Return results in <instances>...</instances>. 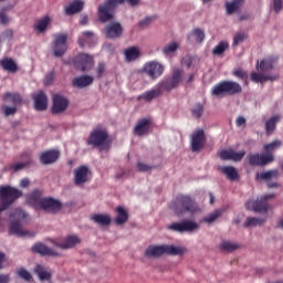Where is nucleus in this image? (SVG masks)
Wrapping results in <instances>:
<instances>
[{
  "label": "nucleus",
  "instance_id": "7c9ffc66",
  "mask_svg": "<svg viewBox=\"0 0 283 283\" xmlns=\"http://www.w3.org/2000/svg\"><path fill=\"white\" fill-rule=\"evenodd\" d=\"M0 66L2 71L14 74L18 71V64L10 57L0 60Z\"/></svg>",
  "mask_w": 283,
  "mask_h": 283
},
{
  "label": "nucleus",
  "instance_id": "09e8293b",
  "mask_svg": "<svg viewBox=\"0 0 283 283\" xmlns=\"http://www.w3.org/2000/svg\"><path fill=\"white\" fill-rule=\"evenodd\" d=\"M281 146H282V140L276 139L271 144L264 145L263 148L268 153V155L269 154L271 155V153L275 151L276 149H280Z\"/></svg>",
  "mask_w": 283,
  "mask_h": 283
},
{
  "label": "nucleus",
  "instance_id": "1a4fd4ad",
  "mask_svg": "<svg viewBox=\"0 0 283 283\" xmlns=\"http://www.w3.org/2000/svg\"><path fill=\"white\" fill-rule=\"evenodd\" d=\"M167 229L177 233H193L200 229V224L191 219H185L167 226Z\"/></svg>",
  "mask_w": 283,
  "mask_h": 283
},
{
  "label": "nucleus",
  "instance_id": "680f3d73",
  "mask_svg": "<svg viewBox=\"0 0 283 283\" xmlns=\"http://www.w3.org/2000/svg\"><path fill=\"white\" fill-rule=\"evenodd\" d=\"M182 65L187 66V67H190L191 64L193 63V57L192 56H189V55H186L182 61H181Z\"/></svg>",
  "mask_w": 283,
  "mask_h": 283
},
{
  "label": "nucleus",
  "instance_id": "c03bdc74",
  "mask_svg": "<svg viewBox=\"0 0 283 283\" xmlns=\"http://www.w3.org/2000/svg\"><path fill=\"white\" fill-rule=\"evenodd\" d=\"M94 40V33L92 31H85L82 33V36L78 39V44L81 48L91 44Z\"/></svg>",
  "mask_w": 283,
  "mask_h": 283
},
{
  "label": "nucleus",
  "instance_id": "774afa93",
  "mask_svg": "<svg viewBox=\"0 0 283 283\" xmlns=\"http://www.w3.org/2000/svg\"><path fill=\"white\" fill-rule=\"evenodd\" d=\"M30 185V180L28 178H23L20 182L21 188H27Z\"/></svg>",
  "mask_w": 283,
  "mask_h": 283
},
{
  "label": "nucleus",
  "instance_id": "a878e982",
  "mask_svg": "<svg viewBox=\"0 0 283 283\" xmlns=\"http://www.w3.org/2000/svg\"><path fill=\"white\" fill-rule=\"evenodd\" d=\"M34 105L38 112H44L48 109V96L43 91H39L34 94Z\"/></svg>",
  "mask_w": 283,
  "mask_h": 283
},
{
  "label": "nucleus",
  "instance_id": "5701e85b",
  "mask_svg": "<svg viewBox=\"0 0 283 283\" xmlns=\"http://www.w3.org/2000/svg\"><path fill=\"white\" fill-rule=\"evenodd\" d=\"M163 84H156L151 90L144 92L142 95L137 96V99H144L145 102H151L156 97L163 94Z\"/></svg>",
  "mask_w": 283,
  "mask_h": 283
},
{
  "label": "nucleus",
  "instance_id": "79ce46f5",
  "mask_svg": "<svg viewBox=\"0 0 283 283\" xmlns=\"http://www.w3.org/2000/svg\"><path fill=\"white\" fill-rule=\"evenodd\" d=\"M140 51L138 46H130L125 50L126 61L133 62L139 57Z\"/></svg>",
  "mask_w": 283,
  "mask_h": 283
},
{
  "label": "nucleus",
  "instance_id": "f257e3e1",
  "mask_svg": "<svg viewBox=\"0 0 283 283\" xmlns=\"http://www.w3.org/2000/svg\"><path fill=\"white\" fill-rule=\"evenodd\" d=\"M170 209L176 217H182L187 213L193 216L201 211L196 200L187 195H178L176 200L171 202Z\"/></svg>",
  "mask_w": 283,
  "mask_h": 283
},
{
  "label": "nucleus",
  "instance_id": "ea45409f",
  "mask_svg": "<svg viewBox=\"0 0 283 283\" xmlns=\"http://www.w3.org/2000/svg\"><path fill=\"white\" fill-rule=\"evenodd\" d=\"M275 60L274 59H264L261 62L258 61L256 70H260L262 73H265L273 69Z\"/></svg>",
  "mask_w": 283,
  "mask_h": 283
},
{
  "label": "nucleus",
  "instance_id": "f03ea898",
  "mask_svg": "<svg viewBox=\"0 0 283 283\" xmlns=\"http://www.w3.org/2000/svg\"><path fill=\"white\" fill-rule=\"evenodd\" d=\"M126 1L130 7H137L140 0H107L98 6V20L102 23L109 22L115 18V9Z\"/></svg>",
  "mask_w": 283,
  "mask_h": 283
},
{
  "label": "nucleus",
  "instance_id": "4be33fe9",
  "mask_svg": "<svg viewBox=\"0 0 283 283\" xmlns=\"http://www.w3.org/2000/svg\"><path fill=\"white\" fill-rule=\"evenodd\" d=\"M245 156V150L235 151L233 149H223L219 153V157L223 160L241 161Z\"/></svg>",
  "mask_w": 283,
  "mask_h": 283
},
{
  "label": "nucleus",
  "instance_id": "4d7b16f0",
  "mask_svg": "<svg viewBox=\"0 0 283 283\" xmlns=\"http://www.w3.org/2000/svg\"><path fill=\"white\" fill-rule=\"evenodd\" d=\"M192 34L198 43H201L205 40V32L201 29L193 30Z\"/></svg>",
  "mask_w": 283,
  "mask_h": 283
},
{
  "label": "nucleus",
  "instance_id": "f8f14e48",
  "mask_svg": "<svg viewBox=\"0 0 283 283\" xmlns=\"http://www.w3.org/2000/svg\"><path fill=\"white\" fill-rule=\"evenodd\" d=\"M206 144L205 130L198 128L190 135V147L192 153H199L203 149Z\"/></svg>",
  "mask_w": 283,
  "mask_h": 283
},
{
  "label": "nucleus",
  "instance_id": "338daca9",
  "mask_svg": "<svg viewBox=\"0 0 283 283\" xmlns=\"http://www.w3.org/2000/svg\"><path fill=\"white\" fill-rule=\"evenodd\" d=\"M10 275L9 274H0V283H9Z\"/></svg>",
  "mask_w": 283,
  "mask_h": 283
},
{
  "label": "nucleus",
  "instance_id": "473e14b6",
  "mask_svg": "<svg viewBox=\"0 0 283 283\" xmlns=\"http://www.w3.org/2000/svg\"><path fill=\"white\" fill-rule=\"evenodd\" d=\"M91 220L99 224L101 227H107L112 222V217L109 214L97 213V214L91 216Z\"/></svg>",
  "mask_w": 283,
  "mask_h": 283
},
{
  "label": "nucleus",
  "instance_id": "a211bd4d",
  "mask_svg": "<svg viewBox=\"0 0 283 283\" xmlns=\"http://www.w3.org/2000/svg\"><path fill=\"white\" fill-rule=\"evenodd\" d=\"M144 72L151 80H156L164 73V66L157 62H150L145 64Z\"/></svg>",
  "mask_w": 283,
  "mask_h": 283
},
{
  "label": "nucleus",
  "instance_id": "e433bc0d",
  "mask_svg": "<svg viewBox=\"0 0 283 283\" xmlns=\"http://www.w3.org/2000/svg\"><path fill=\"white\" fill-rule=\"evenodd\" d=\"M219 170L230 180H235L239 178V172L235 168H233V166H221Z\"/></svg>",
  "mask_w": 283,
  "mask_h": 283
},
{
  "label": "nucleus",
  "instance_id": "c9c22d12",
  "mask_svg": "<svg viewBox=\"0 0 283 283\" xmlns=\"http://www.w3.org/2000/svg\"><path fill=\"white\" fill-rule=\"evenodd\" d=\"M223 213H224L223 209H216L212 212H210L209 214H207L203 219H201V222L211 224V223L216 222L217 220H219V218H221Z\"/></svg>",
  "mask_w": 283,
  "mask_h": 283
},
{
  "label": "nucleus",
  "instance_id": "3c124183",
  "mask_svg": "<svg viewBox=\"0 0 283 283\" xmlns=\"http://www.w3.org/2000/svg\"><path fill=\"white\" fill-rule=\"evenodd\" d=\"M263 222H264V220H262V219H258V218H254V217H249V218H247L243 226H245V228H250V227H255L258 224H262Z\"/></svg>",
  "mask_w": 283,
  "mask_h": 283
},
{
  "label": "nucleus",
  "instance_id": "a18cd8bd",
  "mask_svg": "<svg viewBox=\"0 0 283 283\" xmlns=\"http://www.w3.org/2000/svg\"><path fill=\"white\" fill-rule=\"evenodd\" d=\"M35 273L39 277V280H41L43 282V280H51V273L45 270V268L43 265H36L35 266Z\"/></svg>",
  "mask_w": 283,
  "mask_h": 283
},
{
  "label": "nucleus",
  "instance_id": "2eb2a0df",
  "mask_svg": "<svg viewBox=\"0 0 283 283\" xmlns=\"http://www.w3.org/2000/svg\"><path fill=\"white\" fill-rule=\"evenodd\" d=\"M184 76V71L180 69H175L172 72V76L170 80L159 83L158 85H163L164 91H172L178 87L181 77Z\"/></svg>",
  "mask_w": 283,
  "mask_h": 283
},
{
  "label": "nucleus",
  "instance_id": "69168bd1",
  "mask_svg": "<svg viewBox=\"0 0 283 283\" xmlns=\"http://www.w3.org/2000/svg\"><path fill=\"white\" fill-rule=\"evenodd\" d=\"M104 71H105V64H104V63H99L98 66L96 67L97 76H98V77H102Z\"/></svg>",
  "mask_w": 283,
  "mask_h": 283
},
{
  "label": "nucleus",
  "instance_id": "2f4dec72",
  "mask_svg": "<svg viewBox=\"0 0 283 283\" xmlns=\"http://www.w3.org/2000/svg\"><path fill=\"white\" fill-rule=\"evenodd\" d=\"M51 22L52 19L50 17H43L36 21L34 30L36 31V33L43 34L48 30V27L51 24Z\"/></svg>",
  "mask_w": 283,
  "mask_h": 283
},
{
  "label": "nucleus",
  "instance_id": "393cba45",
  "mask_svg": "<svg viewBox=\"0 0 283 283\" xmlns=\"http://www.w3.org/2000/svg\"><path fill=\"white\" fill-rule=\"evenodd\" d=\"M43 192L39 189H34L31 193H29V197H27V203L31 205L34 208H41V205L45 200V198L42 197Z\"/></svg>",
  "mask_w": 283,
  "mask_h": 283
},
{
  "label": "nucleus",
  "instance_id": "e2e57ef3",
  "mask_svg": "<svg viewBox=\"0 0 283 283\" xmlns=\"http://www.w3.org/2000/svg\"><path fill=\"white\" fill-rule=\"evenodd\" d=\"M151 23H153V18H145L143 21H140L139 27L142 29H146Z\"/></svg>",
  "mask_w": 283,
  "mask_h": 283
},
{
  "label": "nucleus",
  "instance_id": "6e6552de",
  "mask_svg": "<svg viewBox=\"0 0 283 283\" xmlns=\"http://www.w3.org/2000/svg\"><path fill=\"white\" fill-rule=\"evenodd\" d=\"M242 92V87L235 82H221L212 87V96H234Z\"/></svg>",
  "mask_w": 283,
  "mask_h": 283
},
{
  "label": "nucleus",
  "instance_id": "9b49d317",
  "mask_svg": "<svg viewBox=\"0 0 283 283\" xmlns=\"http://www.w3.org/2000/svg\"><path fill=\"white\" fill-rule=\"evenodd\" d=\"M67 34L65 33L54 34V40L51 46V53H53L54 56L61 57L67 52Z\"/></svg>",
  "mask_w": 283,
  "mask_h": 283
},
{
  "label": "nucleus",
  "instance_id": "423d86ee",
  "mask_svg": "<svg viewBox=\"0 0 283 283\" xmlns=\"http://www.w3.org/2000/svg\"><path fill=\"white\" fill-rule=\"evenodd\" d=\"M108 133L104 128L96 127L90 133L87 138V144L93 147H98L101 150H108L109 146L107 144Z\"/></svg>",
  "mask_w": 283,
  "mask_h": 283
},
{
  "label": "nucleus",
  "instance_id": "de8ad7c7",
  "mask_svg": "<svg viewBox=\"0 0 283 283\" xmlns=\"http://www.w3.org/2000/svg\"><path fill=\"white\" fill-rule=\"evenodd\" d=\"M228 49V42L221 41L212 49V54H214V56H220V54H223Z\"/></svg>",
  "mask_w": 283,
  "mask_h": 283
},
{
  "label": "nucleus",
  "instance_id": "dca6fc26",
  "mask_svg": "<svg viewBox=\"0 0 283 283\" xmlns=\"http://www.w3.org/2000/svg\"><path fill=\"white\" fill-rule=\"evenodd\" d=\"M123 34V27L119 22H111L104 28V36L106 39H117Z\"/></svg>",
  "mask_w": 283,
  "mask_h": 283
},
{
  "label": "nucleus",
  "instance_id": "6e6d98bb",
  "mask_svg": "<svg viewBox=\"0 0 283 283\" xmlns=\"http://www.w3.org/2000/svg\"><path fill=\"white\" fill-rule=\"evenodd\" d=\"M0 23H2V24H9L10 23V18L7 14V8H2L0 10Z\"/></svg>",
  "mask_w": 283,
  "mask_h": 283
},
{
  "label": "nucleus",
  "instance_id": "c85d7f7f",
  "mask_svg": "<svg viewBox=\"0 0 283 283\" xmlns=\"http://www.w3.org/2000/svg\"><path fill=\"white\" fill-rule=\"evenodd\" d=\"M94 82V77L91 76V75H81V76H77L73 80V86L75 88H86L88 87L90 85H92Z\"/></svg>",
  "mask_w": 283,
  "mask_h": 283
},
{
  "label": "nucleus",
  "instance_id": "58836bf2",
  "mask_svg": "<svg viewBox=\"0 0 283 283\" xmlns=\"http://www.w3.org/2000/svg\"><path fill=\"white\" fill-rule=\"evenodd\" d=\"M281 176L280 170L272 169L268 171H263L260 175H258V178H261L264 181H271L273 179H279Z\"/></svg>",
  "mask_w": 283,
  "mask_h": 283
},
{
  "label": "nucleus",
  "instance_id": "0e129e2a",
  "mask_svg": "<svg viewBox=\"0 0 283 283\" xmlns=\"http://www.w3.org/2000/svg\"><path fill=\"white\" fill-rule=\"evenodd\" d=\"M247 119L243 116H239L235 119L237 127H245Z\"/></svg>",
  "mask_w": 283,
  "mask_h": 283
},
{
  "label": "nucleus",
  "instance_id": "c756f323",
  "mask_svg": "<svg viewBox=\"0 0 283 283\" xmlns=\"http://www.w3.org/2000/svg\"><path fill=\"white\" fill-rule=\"evenodd\" d=\"M250 77H251V80L254 82V83H261V84H264L265 82H268V81H276L279 77H280V75H277V74H272V75H264V74H262V73H255V72H253V73H251L250 74Z\"/></svg>",
  "mask_w": 283,
  "mask_h": 283
},
{
  "label": "nucleus",
  "instance_id": "72a5a7b5",
  "mask_svg": "<svg viewBox=\"0 0 283 283\" xmlns=\"http://www.w3.org/2000/svg\"><path fill=\"white\" fill-rule=\"evenodd\" d=\"M82 10H83V2L80 0L70 2L69 6H65V14L67 15L77 14Z\"/></svg>",
  "mask_w": 283,
  "mask_h": 283
},
{
  "label": "nucleus",
  "instance_id": "cd10ccee",
  "mask_svg": "<svg viewBox=\"0 0 283 283\" xmlns=\"http://www.w3.org/2000/svg\"><path fill=\"white\" fill-rule=\"evenodd\" d=\"M151 127V120L149 118H143L137 122V126L134 127V134L137 136H145L149 134V128Z\"/></svg>",
  "mask_w": 283,
  "mask_h": 283
},
{
  "label": "nucleus",
  "instance_id": "8fccbe9b",
  "mask_svg": "<svg viewBox=\"0 0 283 283\" xmlns=\"http://www.w3.org/2000/svg\"><path fill=\"white\" fill-rule=\"evenodd\" d=\"M32 164V159L29 158V160H27L25 163H17L11 165V169L17 172V171H21L24 168L29 167Z\"/></svg>",
  "mask_w": 283,
  "mask_h": 283
},
{
  "label": "nucleus",
  "instance_id": "f704fd0d",
  "mask_svg": "<svg viewBox=\"0 0 283 283\" xmlns=\"http://www.w3.org/2000/svg\"><path fill=\"white\" fill-rule=\"evenodd\" d=\"M179 43L178 42H169L166 44L163 49V53L165 54L166 57H172L176 56L177 51L179 50Z\"/></svg>",
  "mask_w": 283,
  "mask_h": 283
},
{
  "label": "nucleus",
  "instance_id": "9d476101",
  "mask_svg": "<svg viewBox=\"0 0 283 283\" xmlns=\"http://www.w3.org/2000/svg\"><path fill=\"white\" fill-rule=\"evenodd\" d=\"M273 198H275V195L271 193L262 196L260 200H249L245 208L254 212L266 213L270 209L268 201L273 200Z\"/></svg>",
  "mask_w": 283,
  "mask_h": 283
},
{
  "label": "nucleus",
  "instance_id": "0eeeda50",
  "mask_svg": "<svg viewBox=\"0 0 283 283\" xmlns=\"http://www.w3.org/2000/svg\"><path fill=\"white\" fill-rule=\"evenodd\" d=\"M3 105L1 106V111L4 116H13L17 113V105L22 104V97L18 93L7 92L2 95Z\"/></svg>",
  "mask_w": 283,
  "mask_h": 283
},
{
  "label": "nucleus",
  "instance_id": "a19ab883",
  "mask_svg": "<svg viewBox=\"0 0 283 283\" xmlns=\"http://www.w3.org/2000/svg\"><path fill=\"white\" fill-rule=\"evenodd\" d=\"M280 120L281 117L275 115L265 122V133H268V135H272L276 128V124H279Z\"/></svg>",
  "mask_w": 283,
  "mask_h": 283
},
{
  "label": "nucleus",
  "instance_id": "5fc2aeb1",
  "mask_svg": "<svg viewBox=\"0 0 283 283\" xmlns=\"http://www.w3.org/2000/svg\"><path fill=\"white\" fill-rule=\"evenodd\" d=\"M272 8L275 14H280L283 10V0H273Z\"/></svg>",
  "mask_w": 283,
  "mask_h": 283
},
{
  "label": "nucleus",
  "instance_id": "37998d69",
  "mask_svg": "<svg viewBox=\"0 0 283 283\" xmlns=\"http://www.w3.org/2000/svg\"><path fill=\"white\" fill-rule=\"evenodd\" d=\"M115 212H117V217L115 218V222L118 226L124 224L128 220V214H127L126 209H124L122 207H118V208H115Z\"/></svg>",
  "mask_w": 283,
  "mask_h": 283
},
{
  "label": "nucleus",
  "instance_id": "39448f33",
  "mask_svg": "<svg viewBox=\"0 0 283 283\" xmlns=\"http://www.w3.org/2000/svg\"><path fill=\"white\" fill-rule=\"evenodd\" d=\"M23 192L17 188H11L9 186L0 187V213H2L6 209H8L18 198H21Z\"/></svg>",
  "mask_w": 283,
  "mask_h": 283
},
{
  "label": "nucleus",
  "instance_id": "aec40b11",
  "mask_svg": "<svg viewBox=\"0 0 283 283\" xmlns=\"http://www.w3.org/2000/svg\"><path fill=\"white\" fill-rule=\"evenodd\" d=\"M61 202L53 199V198H45L42 201V205L40 206V209H42L46 213H57L61 210Z\"/></svg>",
  "mask_w": 283,
  "mask_h": 283
},
{
  "label": "nucleus",
  "instance_id": "4468645a",
  "mask_svg": "<svg viewBox=\"0 0 283 283\" xmlns=\"http://www.w3.org/2000/svg\"><path fill=\"white\" fill-rule=\"evenodd\" d=\"M91 170L87 166H78L74 169V184L78 187L90 181Z\"/></svg>",
  "mask_w": 283,
  "mask_h": 283
},
{
  "label": "nucleus",
  "instance_id": "412c9836",
  "mask_svg": "<svg viewBox=\"0 0 283 283\" xmlns=\"http://www.w3.org/2000/svg\"><path fill=\"white\" fill-rule=\"evenodd\" d=\"M81 243V239L77 235H67L62 242H53V245L57 249L69 250Z\"/></svg>",
  "mask_w": 283,
  "mask_h": 283
},
{
  "label": "nucleus",
  "instance_id": "bb28decb",
  "mask_svg": "<svg viewBox=\"0 0 283 283\" xmlns=\"http://www.w3.org/2000/svg\"><path fill=\"white\" fill-rule=\"evenodd\" d=\"M59 157L60 153L57 150H45L42 154H40V161L43 165H52L57 160Z\"/></svg>",
  "mask_w": 283,
  "mask_h": 283
},
{
  "label": "nucleus",
  "instance_id": "20e7f679",
  "mask_svg": "<svg viewBox=\"0 0 283 283\" xmlns=\"http://www.w3.org/2000/svg\"><path fill=\"white\" fill-rule=\"evenodd\" d=\"M187 252L186 248L174 247V245H151L145 251V255L148 259H157L164 254L181 256Z\"/></svg>",
  "mask_w": 283,
  "mask_h": 283
},
{
  "label": "nucleus",
  "instance_id": "4c0bfd02",
  "mask_svg": "<svg viewBox=\"0 0 283 283\" xmlns=\"http://www.w3.org/2000/svg\"><path fill=\"white\" fill-rule=\"evenodd\" d=\"M244 0H233L231 2H226L227 14L237 13L243 6Z\"/></svg>",
  "mask_w": 283,
  "mask_h": 283
},
{
  "label": "nucleus",
  "instance_id": "864d4df0",
  "mask_svg": "<svg viewBox=\"0 0 283 283\" xmlns=\"http://www.w3.org/2000/svg\"><path fill=\"white\" fill-rule=\"evenodd\" d=\"M191 112L195 118H201L203 114V106L201 104H197L196 106L192 107Z\"/></svg>",
  "mask_w": 283,
  "mask_h": 283
},
{
  "label": "nucleus",
  "instance_id": "ddd939ff",
  "mask_svg": "<svg viewBox=\"0 0 283 283\" xmlns=\"http://www.w3.org/2000/svg\"><path fill=\"white\" fill-rule=\"evenodd\" d=\"M247 159L251 166H266L274 160L272 154H249Z\"/></svg>",
  "mask_w": 283,
  "mask_h": 283
},
{
  "label": "nucleus",
  "instance_id": "49530a36",
  "mask_svg": "<svg viewBox=\"0 0 283 283\" xmlns=\"http://www.w3.org/2000/svg\"><path fill=\"white\" fill-rule=\"evenodd\" d=\"M240 248L239 244H237L235 242H231V241H223L219 244V249L221 251H226V252H233L235 250H238Z\"/></svg>",
  "mask_w": 283,
  "mask_h": 283
},
{
  "label": "nucleus",
  "instance_id": "7ed1b4c3",
  "mask_svg": "<svg viewBox=\"0 0 283 283\" xmlns=\"http://www.w3.org/2000/svg\"><path fill=\"white\" fill-rule=\"evenodd\" d=\"M28 213L23 210H21V208H15L11 213H10V218H11V223H10V234L15 235L18 238H27V237H33L34 234L31 233L28 230H23V223L28 218Z\"/></svg>",
  "mask_w": 283,
  "mask_h": 283
},
{
  "label": "nucleus",
  "instance_id": "052dcab7",
  "mask_svg": "<svg viewBox=\"0 0 283 283\" xmlns=\"http://www.w3.org/2000/svg\"><path fill=\"white\" fill-rule=\"evenodd\" d=\"M137 170L140 172H147L151 170V166L145 165L143 163H137Z\"/></svg>",
  "mask_w": 283,
  "mask_h": 283
},
{
  "label": "nucleus",
  "instance_id": "f3484780",
  "mask_svg": "<svg viewBox=\"0 0 283 283\" xmlns=\"http://www.w3.org/2000/svg\"><path fill=\"white\" fill-rule=\"evenodd\" d=\"M69 107V99L60 94H54L53 96V107H51V113L61 114L65 112Z\"/></svg>",
  "mask_w": 283,
  "mask_h": 283
},
{
  "label": "nucleus",
  "instance_id": "bf43d9fd",
  "mask_svg": "<svg viewBox=\"0 0 283 283\" xmlns=\"http://www.w3.org/2000/svg\"><path fill=\"white\" fill-rule=\"evenodd\" d=\"M232 74H233L234 76L239 77V78H242V80H244V78L248 77V73H247L244 70H242V69H237V70H234V71L232 72Z\"/></svg>",
  "mask_w": 283,
  "mask_h": 283
},
{
  "label": "nucleus",
  "instance_id": "13d9d810",
  "mask_svg": "<svg viewBox=\"0 0 283 283\" xmlns=\"http://www.w3.org/2000/svg\"><path fill=\"white\" fill-rule=\"evenodd\" d=\"M18 275H19V277H21L25 282H30V280L32 279L31 273L28 270H24V269L18 271Z\"/></svg>",
  "mask_w": 283,
  "mask_h": 283
},
{
  "label": "nucleus",
  "instance_id": "b1692460",
  "mask_svg": "<svg viewBox=\"0 0 283 283\" xmlns=\"http://www.w3.org/2000/svg\"><path fill=\"white\" fill-rule=\"evenodd\" d=\"M32 251L42 256H53V258L60 256V253L56 250H53L52 248H48L43 243L34 244L32 248Z\"/></svg>",
  "mask_w": 283,
  "mask_h": 283
},
{
  "label": "nucleus",
  "instance_id": "6ab92c4d",
  "mask_svg": "<svg viewBox=\"0 0 283 283\" xmlns=\"http://www.w3.org/2000/svg\"><path fill=\"white\" fill-rule=\"evenodd\" d=\"M94 65V60L86 53H81L76 57V66L82 72L90 71Z\"/></svg>",
  "mask_w": 283,
  "mask_h": 283
},
{
  "label": "nucleus",
  "instance_id": "603ef678",
  "mask_svg": "<svg viewBox=\"0 0 283 283\" xmlns=\"http://www.w3.org/2000/svg\"><path fill=\"white\" fill-rule=\"evenodd\" d=\"M248 35L244 32H239L233 38V46H238L247 40Z\"/></svg>",
  "mask_w": 283,
  "mask_h": 283
}]
</instances>
